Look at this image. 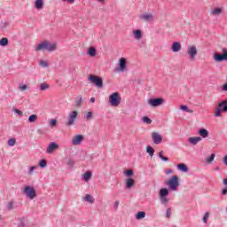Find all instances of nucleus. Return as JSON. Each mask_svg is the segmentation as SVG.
<instances>
[{
  "label": "nucleus",
  "mask_w": 227,
  "mask_h": 227,
  "mask_svg": "<svg viewBox=\"0 0 227 227\" xmlns=\"http://www.w3.org/2000/svg\"><path fill=\"white\" fill-rule=\"evenodd\" d=\"M221 113H227V98L219 102L217 107L215 110L214 116L219 118Z\"/></svg>",
  "instance_id": "f257e3e1"
},
{
  "label": "nucleus",
  "mask_w": 227,
  "mask_h": 227,
  "mask_svg": "<svg viewBox=\"0 0 227 227\" xmlns=\"http://www.w3.org/2000/svg\"><path fill=\"white\" fill-rule=\"evenodd\" d=\"M121 103V97L119 92H114L109 96V104L112 107H118Z\"/></svg>",
  "instance_id": "f03ea898"
},
{
  "label": "nucleus",
  "mask_w": 227,
  "mask_h": 227,
  "mask_svg": "<svg viewBox=\"0 0 227 227\" xmlns=\"http://www.w3.org/2000/svg\"><path fill=\"white\" fill-rule=\"evenodd\" d=\"M167 185L171 189V191H177L180 182L178 181L177 176H173L168 182Z\"/></svg>",
  "instance_id": "7ed1b4c3"
},
{
  "label": "nucleus",
  "mask_w": 227,
  "mask_h": 227,
  "mask_svg": "<svg viewBox=\"0 0 227 227\" xmlns=\"http://www.w3.org/2000/svg\"><path fill=\"white\" fill-rule=\"evenodd\" d=\"M88 81H90V82H91L92 84H95V86H97V88L104 87V81L102 80L101 77H98L97 75L90 74L88 77Z\"/></svg>",
  "instance_id": "20e7f679"
},
{
  "label": "nucleus",
  "mask_w": 227,
  "mask_h": 227,
  "mask_svg": "<svg viewBox=\"0 0 227 227\" xmlns=\"http://www.w3.org/2000/svg\"><path fill=\"white\" fill-rule=\"evenodd\" d=\"M186 53L188 54L191 61H194V59H196V56H198V46L194 44L189 45Z\"/></svg>",
  "instance_id": "39448f33"
},
{
  "label": "nucleus",
  "mask_w": 227,
  "mask_h": 227,
  "mask_svg": "<svg viewBox=\"0 0 227 227\" xmlns=\"http://www.w3.org/2000/svg\"><path fill=\"white\" fill-rule=\"evenodd\" d=\"M147 104L149 107H160V106L164 104V98H150L147 100Z\"/></svg>",
  "instance_id": "423d86ee"
},
{
  "label": "nucleus",
  "mask_w": 227,
  "mask_h": 227,
  "mask_svg": "<svg viewBox=\"0 0 227 227\" xmlns=\"http://www.w3.org/2000/svg\"><path fill=\"white\" fill-rule=\"evenodd\" d=\"M23 192L29 200H35V198H36V191L33 186H25Z\"/></svg>",
  "instance_id": "0eeeda50"
},
{
  "label": "nucleus",
  "mask_w": 227,
  "mask_h": 227,
  "mask_svg": "<svg viewBox=\"0 0 227 227\" xmlns=\"http://www.w3.org/2000/svg\"><path fill=\"white\" fill-rule=\"evenodd\" d=\"M77 114H79L77 111H73L68 114L67 121L66 122V125H67V127H71V125H74V123H75V121L77 120Z\"/></svg>",
  "instance_id": "6e6552de"
},
{
  "label": "nucleus",
  "mask_w": 227,
  "mask_h": 227,
  "mask_svg": "<svg viewBox=\"0 0 227 227\" xmlns=\"http://www.w3.org/2000/svg\"><path fill=\"white\" fill-rule=\"evenodd\" d=\"M223 54H214L213 59H215V61H216L217 63H221V61H227V50L223 49Z\"/></svg>",
  "instance_id": "1a4fd4ad"
},
{
  "label": "nucleus",
  "mask_w": 227,
  "mask_h": 227,
  "mask_svg": "<svg viewBox=\"0 0 227 227\" xmlns=\"http://www.w3.org/2000/svg\"><path fill=\"white\" fill-rule=\"evenodd\" d=\"M58 148H59V145H58L56 142H51L49 144L46 152L47 153H54V152H56V150H58Z\"/></svg>",
  "instance_id": "9d476101"
},
{
  "label": "nucleus",
  "mask_w": 227,
  "mask_h": 227,
  "mask_svg": "<svg viewBox=\"0 0 227 227\" xmlns=\"http://www.w3.org/2000/svg\"><path fill=\"white\" fill-rule=\"evenodd\" d=\"M127 70V59L125 58H121L119 59V72L123 73Z\"/></svg>",
  "instance_id": "9b49d317"
},
{
  "label": "nucleus",
  "mask_w": 227,
  "mask_h": 227,
  "mask_svg": "<svg viewBox=\"0 0 227 227\" xmlns=\"http://www.w3.org/2000/svg\"><path fill=\"white\" fill-rule=\"evenodd\" d=\"M82 141H84V136L76 135L72 139V145H74V146H77V145H81V143H82Z\"/></svg>",
  "instance_id": "f8f14e48"
},
{
  "label": "nucleus",
  "mask_w": 227,
  "mask_h": 227,
  "mask_svg": "<svg viewBox=\"0 0 227 227\" xmlns=\"http://www.w3.org/2000/svg\"><path fill=\"white\" fill-rule=\"evenodd\" d=\"M152 139L154 145H160L162 143V136L157 132L152 134Z\"/></svg>",
  "instance_id": "ddd939ff"
},
{
  "label": "nucleus",
  "mask_w": 227,
  "mask_h": 227,
  "mask_svg": "<svg viewBox=\"0 0 227 227\" xmlns=\"http://www.w3.org/2000/svg\"><path fill=\"white\" fill-rule=\"evenodd\" d=\"M56 49H58V44H56V43H52L46 41V51H48V52H53V51H56Z\"/></svg>",
  "instance_id": "4468645a"
},
{
  "label": "nucleus",
  "mask_w": 227,
  "mask_h": 227,
  "mask_svg": "<svg viewBox=\"0 0 227 227\" xmlns=\"http://www.w3.org/2000/svg\"><path fill=\"white\" fill-rule=\"evenodd\" d=\"M209 13L212 17H219V15L223 14V8L211 9Z\"/></svg>",
  "instance_id": "2eb2a0df"
},
{
  "label": "nucleus",
  "mask_w": 227,
  "mask_h": 227,
  "mask_svg": "<svg viewBox=\"0 0 227 227\" xmlns=\"http://www.w3.org/2000/svg\"><path fill=\"white\" fill-rule=\"evenodd\" d=\"M174 52H180L182 51V44L179 42H174L171 46Z\"/></svg>",
  "instance_id": "dca6fc26"
},
{
  "label": "nucleus",
  "mask_w": 227,
  "mask_h": 227,
  "mask_svg": "<svg viewBox=\"0 0 227 227\" xmlns=\"http://www.w3.org/2000/svg\"><path fill=\"white\" fill-rule=\"evenodd\" d=\"M35 51L38 52L40 51H47V41H43V43H39L35 47Z\"/></svg>",
  "instance_id": "f3484780"
},
{
  "label": "nucleus",
  "mask_w": 227,
  "mask_h": 227,
  "mask_svg": "<svg viewBox=\"0 0 227 227\" xmlns=\"http://www.w3.org/2000/svg\"><path fill=\"white\" fill-rule=\"evenodd\" d=\"M125 184H126V189H132V187L136 185V181L132 178H128L126 179Z\"/></svg>",
  "instance_id": "a211bd4d"
},
{
  "label": "nucleus",
  "mask_w": 227,
  "mask_h": 227,
  "mask_svg": "<svg viewBox=\"0 0 227 227\" xmlns=\"http://www.w3.org/2000/svg\"><path fill=\"white\" fill-rule=\"evenodd\" d=\"M133 36L135 40H141L143 38V32L139 29L133 30Z\"/></svg>",
  "instance_id": "6ab92c4d"
},
{
  "label": "nucleus",
  "mask_w": 227,
  "mask_h": 227,
  "mask_svg": "<svg viewBox=\"0 0 227 227\" xmlns=\"http://www.w3.org/2000/svg\"><path fill=\"white\" fill-rule=\"evenodd\" d=\"M201 141V137H191L188 138V142H190L191 145H197Z\"/></svg>",
  "instance_id": "aec40b11"
},
{
  "label": "nucleus",
  "mask_w": 227,
  "mask_h": 227,
  "mask_svg": "<svg viewBox=\"0 0 227 227\" xmlns=\"http://www.w3.org/2000/svg\"><path fill=\"white\" fill-rule=\"evenodd\" d=\"M141 19L145 22H150V20H153V14H143Z\"/></svg>",
  "instance_id": "412c9836"
},
{
  "label": "nucleus",
  "mask_w": 227,
  "mask_h": 227,
  "mask_svg": "<svg viewBox=\"0 0 227 227\" xmlns=\"http://www.w3.org/2000/svg\"><path fill=\"white\" fill-rule=\"evenodd\" d=\"M86 100V98L78 96L77 99L75 100L76 107H81L82 106V102Z\"/></svg>",
  "instance_id": "4be33fe9"
},
{
  "label": "nucleus",
  "mask_w": 227,
  "mask_h": 227,
  "mask_svg": "<svg viewBox=\"0 0 227 227\" xmlns=\"http://www.w3.org/2000/svg\"><path fill=\"white\" fill-rule=\"evenodd\" d=\"M177 169H179V171H183V173H187V171H189V168H187V165L184 163L178 164Z\"/></svg>",
  "instance_id": "5701e85b"
},
{
  "label": "nucleus",
  "mask_w": 227,
  "mask_h": 227,
  "mask_svg": "<svg viewBox=\"0 0 227 227\" xmlns=\"http://www.w3.org/2000/svg\"><path fill=\"white\" fill-rule=\"evenodd\" d=\"M39 88L41 91H47V90L51 88V85H49L47 82H43L39 84Z\"/></svg>",
  "instance_id": "b1692460"
},
{
  "label": "nucleus",
  "mask_w": 227,
  "mask_h": 227,
  "mask_svg": "<svg viewBox=\"0 0 227 227\" xmlns=\"http://www.w3.org/2000/svg\"><path fill=\"white\" fill-rule=\"evenodd\" d=\"M199 134L201 137H203L204 139L206 137H208V130H207L206 129H201L199 130Z\"/></svg>",
  "instance_id": "393cba45"
},
{
  "label": "nucleus",
  "mask_w": 227,
  "mask_h": 227,
  "mask_svg": "<svg viewBox=\"0 0 227 227\" xmlns=\"http://www.w3.org/2000/svg\"><path fill=\"white\" fill-rule=\"evenodd\" d=\"M35 6L37 10H42L43 8V0H35Z\"/></svg>",
  "instance_id": "a878e982"
},
{
  "label": "nucleus",
  "mask_w": 227,
  "mask_h": 227,
  "mask_svg": "<svg viewBox=\"0 0 227 227\" xmlns=\"http://www.w3.org/2000/svg\"><path fill=\"white\" fill-rule=\"evenodd\" d=\"M88 54L91 58H95L97 56V50L94 47H90L89 48Z\"/></svg>",
  "instance_id": "bb28decb"
},
{
  "label": "nucleus",
  "mask_w": 227,
  "mask_h": 227,
  "mask_svg": "<svg viewBox=\"0 0 227 227\" xmlns=\"http://www.w3.org/2000/svg\"><path fill=\"white\" fill-rule=\"evenodd\" d=\"M168 194H169V191L168 190V188H162L160 190V198L166 197L168 196Z\"/></svg>",
  "instance_id": "cd10ccee"
},
{
  "label": "nucleus",
  "mask_w": 227,
  "mask_h": 227,
  "mask_svg": "<svg viewBox=\"0 0 227 227\" xmlns=\"http://www.w3.org/2000/svg\"><path fill=\"white\" fill-rule=\"evenodd\" d=\"M83 180L84 182H90L91 180V172L87 171L83 174Z\"/></svg>",
  "instance_id": "c85d7f7f"
},
{
  "label": "nucleus",
  "mask_w": 227,
  "mask_h": 227,
  "mask_svg": "<svg viewBox=\"0 0 227 227\" xmlns=\"http://www.w3.org/2000/svg\"><path fill=\"white\" fill-rule=\"evenodd\" d=\"M84 200L87 201V203H94L95 202V199L93 198V196H91L90 194L85 195Z\"/></svg>",
  "instance_id": "c756f323"
},
{
  "label": "nucleus",
  "mask_w": 227,
  "mask_h": 227,
  "mask_svg": "<svg viewBox=\"0 0 227 227\" xmlns=\"http://www.w3.org/2000/svg\"><path fill=\"white\" fill-rule=\"evenodd\" d=\"M146 152L149 153L150 157H153V153H155V150L151 145H147Z\"/></svg>",
  "instance_id": "7c9ffc66"
},
{
  "label": "nucleus",
  "mask_w": 227,
  "mask_h": 227,
  "mask_svg": "<svg viewBox=\"0 0 227 227\" xmlns=\"http://www.w3.org/2000/svg\"><path fill=\"white\" fill-rule=\"evenodd\" d=\"M145 217H146V213H145V211H140L137 214L136 219L141 220L145 219Z\"/></svg>",
  "instance_id": "2f4dec72"
},
{
  "label": "nucleus",
  "mask_w": 227,
  "mask_h": 227,
  "mask_svg": "<svg viewBox=\"0 0 227 227\" xmlns=\"http://www.w3.org/2000/svg\"><path fill=\"white\" fill-rule=\"evenodd\" d=\"M36 120H38V115H36V114H32L28 117L29 123H35V121H36Z\"/></svg>",
  "instance_id": "473e14b6"
},
{
  "label": "nucleus",
  "mask_w": 227,
  "mask_h": 227,
  "mask_svg": "<svg viewBox=\"0 0 227 227\" xmlns=\"http://www.w3.org/2000/svg\"><path fill=\"white\" fill-rule=\"evenodd\" d=\"M180 109L181 111H185V113H193V111L189 109V107L185 105H181Z\"/></svg>",
  "instance_id": "72a5a7b5"
},
{
  "label": "nucleus",
  "mask_w": 227,
  "mask_h": 227,
  "mask_svg": "<svg viewBox=\"0 0 227 227\" xmlns=\"http://www.w3.org/2000/svg\"><path fill=\"white\" fill-rule=\"evenodd\" d=\"M163 153L164 152L160 151L158 155L161 160H163L164 162H168L169 160V158L164 157Z\"/></svg>",
  "instance_id": "f704fd0d"
},
{
  "label": "nucleus",
  "mask_w": 227,
  "mask_h": 227,
  "mask_svg": "<svg viewBox=\"0 0 227 227\" xmlns=\"http://www.w3.org/2000/svg\"><path fill=\"white\" fill-rule=\"evenodd\" d=\"M0 45L2 47H6V45H8V38L4 37L0 40Z\"/></svg>",
  "instance_id": "c9c22d12"
},
{
  "label": "nucleus",
  "mask_w": 227,
  "mask_h": 227,
  "mask_svg": "<svg viewBox=\"0 0 227 227\" xmlns=\"http://www.w3.org/2000/svg\"><path fill=\"white\" fill-rule=\"evenodd\" d=\"M7 145L9 146H15V145H17V139L15 138H10L7 142Z\"/></svg>",
  "instance_id": "e433bc0d"
},
{
  "label": "nucleus",
  "mask_w": 227,
  "mask_h": 227,
  "mask_svg": "<svg viewBox=\"0 0 227 227\" xmlns=\"http://www.w3.org/2000/svg\"><path fill=\"white\" fill-rule=\"evenodd\" d=\"M125 176L130 177L132 175H134V170L133 169H127L124 172Z\"/></svg>",
  "instance_id": "4c0bfd02"
},
{
  "label": "nucleus",
  "mask_w": 227,
  "mask_h": 227,
  "mask_svg": "<svg viewBox=\"0 0 227 227\" xmlns=\"http://www.w3.org/2000/svg\"><path fill=\"white\" fill-rule=\"evenodd\" d=\"M84 114L86 120H91L93 118V113L91 112H85Z\"/></svg>",
  "instance_id": "58836bf2"
},
{
  "label": "nucleus",
  "mask_w": 227,
  "mask_h": 227,
  "mask_svg": "<svg viewBox=\"0 0 227 227\" xmlns=\"http://www.w3.org/2000/svg\"><path fill=\"white\" fill-rule=\"evenodd\" d=\"M50 127H56L58 125V120L52 119L49 121Z\"/></svg>",
  "instance_id": "ea45409f"
},
{
  "label": "nucleus",
  "mask_w": 227,
  "mask_h": 227,
  "mask_svg": "<svg viewBox=\"0 0 227 227\" xmlns=\"http://www.w3.org/2000/svg\"><path fill=\"white\" fill-rule=\"evenodd\" d=\"M144 123H147V125H150L152 123V120L150 118H148V116H144L142 118Z\"/></svg>",
  "instance_id": "a19ab883"
},
{
  "label": "nucleus",
  "mask_w": 227,
  "mask_h": 227,
  "mask_svg": "<svg viewBox=\"0 0 227 227\" xmlns=\"http://www.w3.org/2000/svg\"><path fill=\"white\" fill-rule=\"evenodd\" d=\"M214 159H215V154L213 153L209 158L207 159V164H212V162H214Z\"/></svg>",
  "instance_id": "79ce46f5"
},
{
  "label": "nucleus",
  "mask_w": 227,
  "mask_h": 227,
  "mask_svg": "<svg viewBox=\"0 0 227 227\" xmlns=\"http://www.w3.org/2000/svg\"><path fill=\"white\" fill-rule=\"evenodd\" d=\"M40 67H42L43 68H47V67H49V63L47 61L42 60L39 63Z\"/></svg>",
  "instance_id": "37998d69"
},
{
  "label": "nucleus",
  "mask_w": 227,
  "mask_h": 227,
  "mask_svg": "<svg viewBox=\"0 0 227 227\" xmlns=\"http://www.w3.org/2000/svg\"><path fill=\"white\" fill-rule=\"evenodd\" d=\"M13 113H15L16 114H18L19 116H23L24 113H22V111L17 109V108H13L12 109Z\"/></svg>",
  "instance_id": "c03bdc74"
},
{
  "label": "nucleus",
  "mask_w": 227,
  "mask_h": 227,
  "mask_svg": "<svg viewBox=\"0 0 227 227\" xmlns=\"http://www.w3.org/2000/svg\"><path fill=\"white\" fill-rule=\"evenodd\" d=\"M39 166H40V168H46L47 167V161L45 160H42L39 162Z\"/></svg>",
  "instance_id": "a18cd8bd"
},
{
  "label": "nucleus",
  "mask_w": 227,
  "mask_h": 227,
  "mask_svg": "<svg viewBox=\"0 0 227 227\" xmlns=\"http://www.w3.org/2000/svg\"><path fill=\"white\" fill-rule=\"evenodd\" d=\"M209 217H210V214L208 212L205 213L203 217V223H207Z\"/></svg>",
  "instance_id": "49530a36"
},
{
  "label": "nucleus",
  "mask_w": 227,
  "mask_h": 227,
  "mask_svg": "<svg viewBox=\"0 0 227 227\" xmlns=\"http://www.w3.org/2000/svg\"><path fill=\"white\" fill-rule=\"evenodd\" d=\"M26 90H27V85L22 84V85L19 86V90L20 91H26Z\"/></svg>",
  "instance_id": "de8ad7c7"
},
{
  "label": "nucleus",
  "mask_w": 227,
  "mask_h": 227,
  "mask_svg": "<svg viewBox=\"0 0 227 227\" xmlns=\"http://www.w3.org/2000/svg\"><path fill=\"white\" fill-rule=\"evenodd\" d=\"M166 217H167V219H171V208H167Z\"/></svg>",
  "instance_id": "09e8293b"
},
{
  "label": "nucleus",
  "mask_w": 227,
  "mask_h": 227,
  "mask_svg": "<svg viewBox=\"0 0 227 227\" xmlns=\"http://www.w3.org/2000/svg\"><path fill=\"white\" fill-rule=\"evenodd\" d=\"M160 200L162 205H166V203H168V201H169L168 200V198H166V197H160Z\"/></svg>",
  "instance_id": "8fccbe9b"
},
{
  "label": "nucleus",
  "mask_w": 227,
  "mask_h": 227,
  "mask_svg": "<svg viewBox=\"0 0 227 227\" xmlns=\"http://www.w3.org/2000/svg\"><path fill=\"white\" fill-rule=\"evenodd\" d=\"M35 169H36V167H35V166L30 167L29 175H33V173H35Z\"/></svg>",
  "instance_id": "3c124183"
},
{
  "label": "nucleus",
  "mask_w": 227,
  "mask_h": 227,
  "mask_svg": "<svg viewBox=\"0 0 227 227\" xmlns=\"http://www.w3.org/2000/svg\"><path fill=\"white\" fill-rule=\"evenodd\" d=\"M7 208H8V210H12V208H13V202H9L8 205H7Z\"/></svg>",
  "instance_id": "603ef678"
},
{
  "label": "nucleus",
  "mask_w": 227,
  "mask_h": 227,
  "mask_svg": "<svg viewBox=\"0 0 227 227\" xmlns=\"http://www.w3.org/2000/svg\"><path fill=\"white\" fill-rule=\"evenodd\" d=\"M67 164L72 168L74 166V161H72V160H68Z\"/></svg>",
  "instance_id": "864d4df0"
},
{
  "label": "nucleus",
  "mask_w": 227,
  "mask_h": 227,
  "mask_svg": "<svg viewBox=\"0 0 227 227\" xmlns=\"http://www.w3.org/2000/svg\"><path fill=\"white\" fill-rule=\"evenodd\" d=\"M222 90H223V91H227V82L224 83V84L222 86Z\"/></svg>",
  "instance_id": "5fc2aeb1"
},
{
  "label": "nucleus",
  "mask_w": 227,
  "mask_h": 227,
  "mask_svg": "<svg viewBox=\"0 0 227 227\" xmlns=\"http://www.w3.org/2000/svg\"><path fill=\"white\" fill-rule=\"evenodd\" d=\"M119 206H120V201L116 200V201L114 202V207H115V208H118Z\"/></svg>",
  "instance_id": "6e6d98bb"
},
{
  "label": "nucleus",
  "mask_w": 227,
  "mask_h": 227,
  "mask_svg": "<svg viewBox=\"0 0 227 227\" xmlns=\"http://www.w3.org/2000/svg\"><path fill=\"white\" fill-rule=\"evenodd\" d=\"M222 194L226 195L227 194V187L223 190Z\"/></svg>",
  "instance_id": "4d7b16f0"
},
{
  "label": "nucleus",
  "mask_w": 227,
  "mask_h": 227,
  "mask_svg": "<svg viewBox=\"0 0 227 227\" xmlns=\"http://www.w3.org/2000/svg\"><path fill=\"white\" fill-rule=\"evenodd\" d=\"M223 163L227 166V155L223 158Z\"/></svg>",
  "instance_id": "13d9d810"
},
{
  "label": "nucleus",
  "mask_w": 227,
  "mask_h": 227,
  "mask_svg": "<svg viewBox=\"0 0 227 227\" xmlns=\"http://www.w3.org/2000/svg\"><path fill=\"white\" fill-rule=\"evenodd\" d=\"M171 174H173V170L172 169L167 170V175H171Z\"/></svg>",
  "instance_id": "bf43d9fd"
},
{
  "label": "nucleus",
  "mask_w": 227,
  "mask_h": 227,
  "mask_svg": "<svg viewBox=\"0 0 227 227\" xmlns=\"http://www.w3.org/2000/svg\"><path fill=\"white\" fill-rule=\"evenodd\" d=\"M63 1H68L70 3V4L75 3V0H63Z\"/></svg>",
  "instance_id": "052dcab7"
},
{
  "label": "nucleus",
  "mask_w": 227,
  "mask_h": 227,
  "mask_svg": "<svg viewBox=\"0 0 227 227\" xmlns=\"http://www.w3.org/2000/svg\"><path fill=\"white\" fill-rule=\"evenodd\" d=\"M90 102H91L92 104H94V102H95V98H90Z\"/></svg>",
  "instance_id": "680f3d73"
},
{
  "label": "nucleus",
  "mask_w": 227,
  "mask_h": 227,
  "mask_svg": "<svg viewBox=\"0 0 227 227\" xmlns=\"http://www.w3.org/2000/svg\"><path fill=\"white\" fill-rule=\"evenodd\" d=\"M223 184L227 185V178L223 179Z\"/></svg>",
  "instance_id": "e2e57ef3"
},
{
  "label": "nucleus",
  "mask_w": 227,
  "mask_h": 227,
  "mask_svg": "<svg viewBox=\"0 0 227 227\" xmlns=\"http://www.w3.org/2000/svg\"><path fill=\"white\" fill-rule=\"evenodd\" d=\"M222 109H224V106H222Z\"/></svg>",
  "instance_id": "0e129e2a"
}]
</instances>
